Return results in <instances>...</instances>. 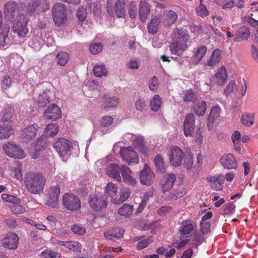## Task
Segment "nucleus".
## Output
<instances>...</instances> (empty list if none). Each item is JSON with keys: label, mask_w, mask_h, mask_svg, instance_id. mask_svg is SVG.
Wrapping results in <instances>:
<instances>
[{"label": "nucleus", "mask_w": 258, "mask_h": 258, "mask_svg": "<svg viewBox=\"0 0 258 258\" xmlns=\"http://www.w3.org/2000/svg\"><path fill=\"white\" fill-rule=\"evenodd\" d=\"M24 183L30 193L38 194L43 190L45 178L40 173L30 172L25 175Z\"/></svg>", "instance_id": "1"}, {"label": "nucleus", "mask_w": 258, "mask_h": 258, "mask_svg": "<svg viewBox=\"0 0 258 258\" xmlns=\"http://www.w3.org/2000/svg\"><path fill=\"white\" fill-rule=\"evenodd\" d=\"M189 35L185 29H177L174 31L173 42L170 46L172 53L180 55L187 47L186 42L189 40Z\"/></svg>", "instance_id": "2"}, {"label": "nucleus", "mask_w": 258, "mask_h": 258, "mask_svg": "<svg viewBox=\"0 0 258 258\" xmlns=\"http://www.w3.org/2000/svg\"><path fill=\"white\" fill-rule=\"evenodd\" d=\"M51 84L46 82L40 84L35 88L34 98L39 107H44L50 101V88Z\"/></svg>", "instance_id": "3"}, {"label": "nucleus", "mask_w": 258, "mask_h": 258, "mask_svg": "<svg viewBox=\"0 0 258 258\" xmlns=\"http://www.w3.org/2000/svg\"><path fill=\"white\" fill-rule=\"evenodd\" d=\"M67 9L66 6L61 3H56L52 8V18L57 26L64 24L67 20Z\"/></svg>", "instance_id": "4"}, {"label": "nucleus", "mask_w": 258, "mask_h": 258, "mask_svg": "<svg viewBox=\"0 0 258 258\" xmlns=\"http://www.w3.org/2000/svg\"><path fill=\"white\" fill-rule=\"evenodd\" d=\"M62 204L67 210L72 212H77L81 208L80 199L72 193H66L63 195Z\"/></svg>", "instance_id": "5"}, {"label": "nucleus", "mask_w": 258, "mask_h": 258, "mask_svg": "<svg viewBox=\"0 0 258 258\" xmlns=\"http://www.w3.org/2000/svg\"><path fill=\"white\" fill-rule=\"evenodd\" d=\"M50 4L47 0H31L28 4L26 12L29 15L34 13H41L49 9Z\"/></svg>", "instance_id": "6"}, {"label": "nucleus", "mask_w": 258, "mask_h": 258, "mask_svg": "<svg viewBox=\"0 0 258 258\" xmlns=\"http://www.w3.org/2000/svg\"><path fill=\"white\" fill-rule=\"evenodd\" d=\"M111 0L107 1V12L112 17L116 15L118 18L123 17L125 15V3L124 0H117L113 7Z\"/></svg>", "instance_id": "7"}, {"label": "nucleus", "mask_w": 258, "mask_h": 258, "mask_svg": "<svg viewBox=\"0 0 258 258\" xmlns=\"http://www.w3.org/2000/svg\"><path fill=\"white\" fill-rule=\"evenodd\" d=\"M27 23L28 20L25 15H18L14 23L13 31L20 37H25L28 32Z\"/></svg>", "instance_id": "8"}, {"label": "nucleus", "mask_w": 258, "mask_h": 258, "mask_svg": "<svg viewBox=\"0 0 258 258\" xmlns=\"http://www.w3.org/2000/svg\"><path fill=\"white\" fill-rule=\"evenodd\" d=\"M60 193V186L58 184L51 185L48 190L45 205L53 209L57 208Z\"/></svg>", "instance_id": "9"}, {"label": "nucleus", "mask_w": 258, "mask_h": 258, "mask_svg": "<svg viewBox=\"0 0 258 258\" xmlns=\"http://www.w3.org/2000/svg\"><path fill=\"white\" fill-rule=\"evenodd\" d=\"M3 149L5 153L10 157L22 159L26 156L24 151L21 148L13 142L4 144Z\"/></svg>", "instance_id": "10"}, {"label": "nucleus", "mask_w": 258, "mask_h": 258, "mask_svg": "<svg viewBox=\"0 0 258 258\" xmlns=\"http://www.w3.org/2000/svg\"><path fill=\"white\" fill-rule=\"evenodd\" d=\"M71 147V142L63 138L58 139L53 144V147L60 156L68 155Z\"/></svg>", "instance_id": "11"}, {"label": "nucleus", "mask_w": 258, "mask_h": 258, "mask_svg": "<svg viewBox=\"0 0 258 258\" xmlns=\"http://www.w3.org/2000/svg\"><path fill=\"white\" fill-rule=\"evenodd\" d=\"M184 157L183 152L178 147H171L169 155V161L171 165L174 166H179Z\"/></svg>", "instance_id": "12"}, {"label": "nucleus", "mask_w": 258, "mask_h": 258, "mask_svg": "<svg viewBox=\"0 0 258 258\" xmlns=\"http://www.w3.org/2000/svg\"><path fill=\"white\" fill-rule=\"evenodd\" d=\"M91 208L94 211H99L105 208L108 205V201L103 197L90 196L88 201Z\"/></svg>", "instance_id": "13"}, {"label": "nucleus", "mask_w": 258, "mask_h": 258, "mask_svg": "<svg viewBox=\"0 0 258 258\" xmlns=\"http://www.w3.org/2000/svg\"><path fill=\"white\" fill-rule=\"evenodd\" d=\"M155 177V174L151 171L148 165L145 164L143 169L141 171L140 174L141 183L147 186L150 185L153 183Z\"/></svg>", "instance_id": "14"}, {"label": "nucleus", "mask_w": 258, "mask_h": 258, "mask_svg": "<svg viewBox=\"0 0 258 258\" xmlns=\"http://www.w3.org/2000/svg\"><path fill=\"white\" fill-rule=\"evenodd\" d=\"M122 165L116 163H110L105 169V173L109 177L121 182L122 180L120 174L122 170Z\"/></svg>", "instance_id": "15"}, {"label": "nucleus", "mask_w": 258, "mask_h": 258, "mask_svg": "<svg viewBox=\"0 0 258 258\" xmlns=\"http://www.w3.org/2000/svg\"><path fill=\"white\" fill-rule=\"evenodd\" d=\"M120 154L122 159L128 164L132 163H137L139 162V157L131 147L121 148Z\"/></svg>", "instance_id": "16"}, {"label": "nucleus", "mask_w": 258, "mask_h": 258, "mask_svg": "<svg viewBox=\"0 0 258 258\" xmlns=\"http://www.w3.org/2000/svg\"><path fill=\"white\" fill-rule=\"evenodd\" d=\"M19 240V238L15 233L10 232L3 239L2 244L8 249H15L18 247Z\"/></svg>", "instance_id": "17"}, {"label": "nucleus", "mask_w": 258, "mask_h": 258, "mask_svg": "<svg viewBox=\"0 0 258 258\" xmlns=\"http://www.w3.org/2000/svg\"><path fill=\"white\" fill-rule=\"evenodd\" d=\"M195 122L194 115L192 113L187 114L183 123L184 134L186 137L192 136L195 127Z\"/></svg>", "instance_id": "18"}, {"label": "nucleus", "mask_w": 258, "mask_h": 258, "mask_svg": "<svg viewBox=\"0 0 258 258\" xmlns=\"http://www.w3.org/2000/svg\"><path fill=\"white\" fill-rule=\"evenodd\" d=\"M44 115L47 119L56 120L61 116V111L57 105L52 104L45 110Z\"/></svg>", "instance_id": "19"}, {"label": "nucleus", "mask_w": 258, "mask_h": 258, "mask_svg": "<svg viewBox=\"0 0 258 258\" xmlns=\"http://www.w3.org/2000/svg\"><path fill=\"white\" fill-rule=\"evenodd\" d=\"M39 127L37 124L34 123L24 128L21 132V135L27 141L33 140Z\"/></svg>", "instance_id": "20"}, {"label": "nucleus", "mask_w": 258, "mask_h": 258, "mask_svg": "<svg viewBox=\"0 0 258 258\" xmlns=\"http://www.w3.org/2000/svg\"><path fill=\"white\" fill-rule=\"evenodd\" d=\"M151 6L147 0H141L139 5V18L142 22H145L150 13Z\"/></svg>", "instance_id": "21"}, {"label": "nucleus", "mask_w": 258, "mask_h": 258, "mask_svg": "<svg viewBox=\"0 0 258 258\" xmlns=\"http://www.w3.org/2000/svg\"><path fill=\"white\" fill-rule=\"evenodd\" d=\"M18 11V4L14 1L7 2L5 5L6 17L10 21L13 19Z\"/></svg>", "instance_id": "22"}, {"label": "nucleus", "mask_w": 258, "mask_h": 258, "mask_svg": "<svg viewBox=\"0 0 258 258\" xmlns=\"http://www.w3.org/2000/svg\"><path fill=\"white\" fill-rule=\"evenodd\" d=\"M176 180V176L174 174L171 173L165 175L161 182L162 190L163 192L169 191L173 187Z\"/></svg>", "instance_id": "23"}, {"label": "nucleus", "mask_w": 258, "mask_h": 258, "mask_svg": "<svg viewBox=\"0 0 258 258\" xmlns=\"http://www.w3.org/2000/svg\"><path fill=\"white\" fill-rule=\"evenodd\" d=\"M197 228L196 223L191 220H185L182 222V226L180 228V234L187 237L186 235L190 234Z\"/></svg>", "instance_id": "24"}, {"label": "nucleus", "mask_w": 258, "mask_h": 258, "mask_svg": "<svg viewBox=\"0 0 258 258\" xmlns=\"http://www.w3.org/2000/svg\"><path fill=\"white\" fill-rule=\"evenodd\" d=\"M222 166L227 169H235L237 166L236 161L231 154L223 155L220 159Z\"/></svg>", "instance_id": "25"}, {"label": "nucleus", "mask_w": 258, "mask_h": 258, "mask_svg": "<svg viewBox=\"0 0 258 258\" xmlns=\"http://www.w3.org/2000/svg\"><path fill=\"white\" fill-rule=\"evenodd\" d=\"M162 21V17L160 15L152 17L147 26L148 32L152 34H156L158 29V26Z\"/></svg>", "instance_id": "26"}, {"label": "nucleus", "mask_w": 258, "mask_h": 258, "mask_svg": "<svg viewBox=\"0 0 258 258\" xmlns=\"http://www.w3.org/2000/svg\"><path fill=\"white\" fill-rule=\"evenodd\" d=\"M121 174L123 182L134 185L136 183V180L131 176L132 171L125 165H122Z\"/></svg>", "instance_id": "27"}, {"label": "nucleus", "mask_w": 258, "mask_h": 258, "mask_svg": "<svg viewBox=\"0 0 258 258\" xmlns=\"http://www.w3.org/2000/svg\"><path fill=\"white\" fill-rule=\"evenodd\" d=\"M250 36L249 28L245 26L239 27L236 31L235 40L240 42L248 39Z\"/></svg>", "instance_id": "28"}, {"label": "nucleus", "mask_w": 258, "mask_h": 258, "mask_svg": "<svg viewBox=\"0 0 258 258\" xmlns=\"http://www.w3.org/2000/svg\"><path fill=\"white\" fill-rule=\"evenodd\" d=\"M124 232L123 228H113L106 231L104 233V236L106 239L113 240L114 239H119L121 238Z\"/></svg>", "instance_id": "29"}, {"label": "nucleus", "mask_w": 258, "mask_h": 258, "mask_svg": "<svg viewBox=\"0 0 258 258\" xmlns=\"http://www.w3.org/2000/svg\"><path fill=\"white\" fill-rule=\"evenodd\" d=\"M227 75L226 70L224 66H222L217 71L214 77L216 84L219 86L223 85L227 80Z\"/></svg>", "instance_id": "30"}, {"label": "nucleus", "mask_w": 258, "mask_h": 258, "mask_svg": "<svg viewBox=\"0 0 258 258\" xmlns=\"http://www.w3.org/2000/svg\"><path fill=\"white\" fill-rule=\"evenodd\" d=\"M224 178V176L222 174L210 177L208 180L211 183V186L212 189L215 190L222 189V181L223 180Z\"/></svg>", "instance_id": "31"}, {"label": "nucleus", "mask_w": 258, "mask_h": 258, "mask_svg": "<svg viewBox=\"0 0 258 258\" xmlns=\"http://www.w3.org/2000/svg\"><path fill=\"white\" fill-rule=\"evenodd\" d=\"M34 147V152L32 155V158L36 159L40 156V152L46 147V143L38 138L35 141Z\"/></svg>", "instance_id": "32"}, {"label": "nucleus", "mask_w": 258, "mask_h": 258, "mask_svg": "<svg viewBox=\"0 0 258 258\" xmlns=\"http://www.w3.org/2000/svg\"><path fill=\"white\" fill-rule=\"evenodd\" d=\"M165 25L170 26L173 24L177 18V15L172 10H169L164 14L162 17Z\"/></svg>", "instance_id": "33"}, {"label": "nucleus", "mask_w": 258, "mask_h": 258, "mask_svg": "<svg viewBox=\"0 0 258 258\" xmlns=\"http://www.w3.org/2000/svg\"><path fill=\"white\" fill-rule=\"evenodd\" d=\"M207 51V47L205 45H200L197 48L194 53L193 59L196 63H199L202 59Z\"/></svg>", "instance_id": "34"}, {"label": "nucleus", "mask_w": 258, "mask_h": 258, "mask_svg": "<svg viewBox=\"0 0 258 258\" xmlns=\"http://www.w3.org/2000/svg\"><path fill=\"white\" fill-rule=\"evenodd\" d=\"M131 191L128 188H124L120 191V197L118 199L114 198L112 202L115 204H120L126 201L131 195Z\"/></svg>", "instance_id": "35"}, {"label": "nucleus", "mask_w": 258, "mask_h": 258, "mask_svg": "<svg viewBox=\"0 0 258 258\" xmlns=\"http://www.w3.org/2000/svg\"><path fill=\"white\" fill-rule=\"evenodd\" d=\"M154 161L157 170L160 172L164 173L166 171V164L164 161L163 158L160 155H157L154 159Z\"/></svg>", "instance_id": "36"}, {"label": "nucleus", "mask_w": 258, "mask_h": 258, "mask_svg": "<svg viewBox=\"0 0 258 258\" xmlns=\"http://www.w3.org/2000/svg\"><path fill=\"white\" fill-rule=\"evenodd\" d=\"M133 144L136 148L142 154H146L147 150L144 145V139L143 136H139L136 139L134 140L133 141Z\"/></svg>", "instance_id": "37"}, {"label": "nucleus", "mask_w": 258, "mask_h": 258, "mask_svg": "<svg viewBox=\"0 0 258 258\" xmlns=\"http://www.w3.org/2000/svg\"><path fill=\"white\" fill-rule=\"evenodd\" d=\"M113 121V118L110 116H105L100 120L99 128L102 132H106V128L110 125Z\"/></svg>", "instance_id": "38"}, {"label": "nucleus", "mask_w": 258, "mask_h": 258, "mask_svg": "<svg viewBox=\"0 0 258 258\" xmlns=\"http://www.w3.org/2000/svg\"><path fill=\"white\" fill-rule=\"evenodd\" d=\"M13 134L11 126L3 124L0 125V139H7Z\"/></svg>", "instance_id": "39"}, {"label": "nucleus", "mask_w": 258, "mask_h": 258, "mask_svg": "<svg viewBox=\"0 0 258 258\" xmlns=\"http://www.w3.org/2000/svg\"><path fill=\"white\" fill-rule=\"evenodd\" d=\"M162 100L158 95H154L150 101V107L153 111H157L161 107Z\"/></svg>", "instance_id": "40"}, {"label": "nucleus", "mask_w": 258, "mask_h": 258, "mask_svg": "<svg viewBox=\"0 0 258 258\" xmlns=\"http://www.w3.org/2000/svg\"><path fill=\"white\" fill-rule=\"evenodd\" d=\"M14 113L13 106L11 105H7L3 110V115L2 120L3 121L9 120L13 116Z\"/></svg>", "instance_id": "41"}, {"label": "nucleus", "mask_w": 258, "mask_h": 258, "mask_svg": "<svg viewBox=\"0 0 258 258\" xmlns=\"http://www.w3.org/2000/svg\"><path fill=\"white\" fill-rule=\"evenodd\" d=\"M9 30V27L5 26L0 33V47H5L9 42V38L8 37Z\"/></svg>", "instance_id": "42"}, {"label": "nucleus", "mask_w": 258, "mask_h": 258, "mask_svg": "<svg viewBox=\"0 0 258 258\" xmlns=\"http://www.w3.org/2000/svg\"><path fill=\"white\" fill-rule=\"evenodd\" d=\"M195 112L198 115L203 116L207 110V104L204 101H199L194 107Z\"/></svg>", "instance_id": "43"}, {"label": "nucleus", "mask_w": 258, "mask_h": 258, "mask_svg": "<svg viewBox=\"0 0 258 258\" xmlns=\"http://www.w3.org/2000/svg\"><path fill=\"white\" fill-rule=\"evenodd\" d=\"M133 207L128 204H124L121 208L118 209V213L120 215L126 217H130L133 213Z\"/></svg>", "instance_id": "44"}, {"label": "nucleus", "mask_w": 258, "mask_h": 258, "mask_svg": "<svg viewBox=\"0 0 258 258\" xmlns=\"http://www.w3.org/2000/svg\"><path fill=\"white\" fill-rule=\"evenodd\" d=\"M204 241V235L200 232H196L194 234L191 244L196 248L202 244Z\"/></svg>", "instance_id": "45"}, {"label": "nucleus", "mask_w": 258, "mask_h": 258, "mask_svg": "<svg viewBox=\"0 0 258 258\" xmlns=\"http://www.w3.org/2000/svg\"><path fill=\"white\" fill-rule=\"evenodd\" d=\"M221 52L219 49H215L212 53L207 64L219 63L221 59Z\"/></svg>", "instance_id": "46"}, {"label": "nucleus", "mask_w": 258, "mask_h": 258, "mask_svg": "<svg viewBox=\"0 0 258 258\" xmlns=\"http://www.w3.org/2000/svg\"><path fill=\"white\" fill-rule=\"evenodd\" d=\"M103 98L104 99V107L105 108L114 107L118 104L117 99L115 97H109L107 95H105Z\"/></svg>", "instance_id": "47"}, {"label": "nucleus", "mask_w": 258, "mask_h": 258, "mask_svg": "<svg viewBox=\"0 0 258 258\" xmlns=\"http://www.w3.org/2000/svg\"><path fill=\"white\" fill-rule=\"evenodd\" d=\"M93 72L94 75L97 77H102L107 75V70L105 66H95Z\"/></svg>", "instance_id": "48"}, {"label": "nucleus", "mask_w": 258, "mask_h": 258, "mask_svg": "<svg viewBox=\"0 0 258 258\" xmlns=\"http://www.w3.org/2000/svg\"><path fill=\"white\" fill-rule=\"evenodd\" d=\"M221 109L219 106H215L212 108L208 116V121L213 122L220 115Z\"/></svg>", "instance_id": "49"}, {"label": "nucleus", "mask_w": 258, "mask_h": 258, "mask_svg": "<svg viewBox=\"0 0 258 258\" xmlns=\"http://www.w3.org/2000/svg\"><path fill=\"white\" fill-rule=\"evenodd\" d=\"M117 193V187L115 184L108 182L105 187V194L110 197H113Z\"/></svg>", "instance_id": "50"}, {"label": "nucleus", "mask_w": 258, "mask_h": 258, "mask_svg": "<svg viewBox=\"0 0 258 258\" xmlns=\"http://www.w3.org/2000/svg\"><path fill=\"white\" fill-rule=\"evenodd\" d=\"M65 247L73 251H80L82 249L81 244L77 241H68Z\"/></svg>", "instance_id": "51"}, {"label": "nucleus", "mask_w": 258, "mask_h": 258, "mask_svg": "<svg viewBox=\"0 0 258 258\" xmlns=\"http://www.w3.org/2000/svg\"><path fill=\"white\" fill-rule=\"evenodd\" d=\"M103 47L101 42H94L90 45L89 50L92 54H97L102 51Z\"/></svg>", "instance_id": "52"}, {"label": "nucleus", "mask_w": 258, "mask_h": 258, "mask_svg": "<svg viewBox=\"0 0 258 258\" xmlns=\"http://www.w3.org/2000/svg\"><path fill=\"white\" fill-rule=\"evenodd\" d=\"M58 126L56 123L49 124L46 128V133L47 135L51 137L55 136L58 133Z\"/></svg>", "instance_id": "53"}, {"label": "nucleus", "mask_w": 258, "mask_h": 258, "mask_svg": "<svg viewBox=\"0 0 258 258\" xmlns=\"http://www.w3.org/2000/svg\"><path fill=\"white\" fill-rule=\"evenodd\" d=\"M138 8L136 3L134 1H131L128 6V15L130 18L135 19L137 16Z\"/></svg>", "instance_id": "54"}, {"label": "nucleus", "mask_w": 258, "mask_h": 258, "mask_svg": "<svg viewBox=\"0 0 258 258\" xmlns=\"http://www.w3.org/2000/svg\"><path fill=\"white\" fill-rule=\"evenodd\" d=\"M58 64H66L69 60V54L64 51H60L58 53L56 56Z\"/></svg>", "instance_id": "55"}, {"label": "nucleus", "mask_w": 258, "mask_h": 258, "mask_svg": "<svg viewBox=\"0 0 258 258\" xmlns=\"http://www.w3.org/2000/svg\"><path fill=\"white\" fill-rule=\"evenodd\" d=\"M143 237H138L137 240H141L137 244V248L139 249H142L145 247H146L149 244H150L152 241V237L151 236L148 237L146 239H143Z\"/></svg>", "instance_id": "56"}, {"label": "nucleus", "mask_w": 258, "mask_h": 258, "mask_svg": "<svg viewBox=\"0 0 258 258\" xmlns=\"http://www.w3.org/2000/svg\"><path fill=\"white\" fill-rule=\"evenodd\" d=\"M9 63L10 64H22L23 63V58L19 54L14 53L10 56Z\"/></svg>", "instance_id": "57"}, {"label": "nucleus", "mask_w": 258, "mask_h": 258, "mask_svg": "<svg viewBox=\"0 0 258 258\" xmlns=\"http://www.w3.org/2000/svg\"><path fill=\"white\" fill-rule=\"evenodd\" d=\"M182 99L184 102H193L195 99V95L191 90H187L182 93Z\"/></svg>", "instance_id": "58"}, {"label": "nucleus", "mask_w": 258, "mask_h": 258, "mask_svg": "<svg viewBox=\"0 0 258 258\" xmlns=\"http://www.w3.org/2000/svg\"><path fill=\"white\" fill-rule=\"evenodd\" d=\"M242 123L246 126H250L253 123V116L250 114L242 115L241 117Z\"/></svg>", "instance_id": "59"}, {"label": "nucleus", "mask_w": 258, "mask_h": 258, "mask_svg": "<svg viewBox=\"0 0 258 258\" xmlns=\"http://www.w3.org/2000/svg\"><path fill=\"white\" fill-rule=\"evenodd\" d=\"M71 230L75 234L80 235H84L86 233L85 228L78 224L73 225Z\"/></svg>", "instance_id": "60"}, {"label": "nucleus", "mask_w": 258, "mask_h": 258, "mask_svg": "<svg viewBox=\"0 0 258 258\" xmlns=\"http://www.w3.org/2000/svg\"><path fill=\"white\" fill-rule=\"evenodd\" d=\"M77 16L80 21L84 22L86 20L87 16V12L86 9L83 6L80 7L77 11Z\"/></svg>", "instance_id": "61"}, {"label": "nucleus", "mask_w": 258, "mask_h": 258, "mask_svg": "<svg viewBox=\"0 0 258 258\" xmlns=\"http://www.w3.org/2000/svg\"><path fill=\"white\" fill-rule=\"evenodd\" d=\"M242 21L244 23H248L253 27L258 26V21L253 19L250 16H245L242 18Z\"/></svg>", "instance_id": "62"}, {"label": "nucleus", "mask_w": 258, "mask_h": 258, "mask_svg": "<svg viewBox=\"0 0 258 258\" xmlns=\"http://www.w3.org/2000/svg\"><path fill=\"white\" fill-rule=\"evenodd\" d=\"M211 223L209 221L207 222H200V230L204 235L208 234L211 232L210 230Z\"/></svg>", "instance_id": "63"}, {"label": "nucleus", "mask_w": 258, "mask_h": 258, "mask_svg": "<svg viewBox=\"0 0 258 258\" xmlns=\"http://www.w3.org/2000/svg\"><path fill=\"white\" fill-rule=\"evenodd\" d=\"M135 107L136 109L140 112L146 111L147 108L146 104L143 99H138L135 103Z\"/></svg>", "instance_id": "64"}]
</instances>
